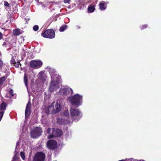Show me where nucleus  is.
<instances>
[{"label": "nucleus", "instance_id": "6ab92c4d", "mask_svg": "<svg viewBox=\"0 0 161 161\" xmlns=\"http://www.w3.org/2000/svg\"><path fill=\"white\" fill-rule=\"evenodd\" d=\"M17 153L16 151H15L14 155V157L13 158V161H16L18 160L19 159V157L17 156Z\"/></svg>", "mask_w": 161, "mask_h": 161}, {"label": "nucleus", "instance_id": "1a4fd4ad", "mask_svg": "<svg viewBox=\"0 0 161 161\" xmlns=\"http://www.w3.org/2000/svg\"><path fill=\"white\" fill-rule=\"evenodd\" d=\"M59 83L57 81H55L52 80L51 83L49 88V90L50 92H53L54 90L59 88Z\"/></svg>", "mask_w": 161, "mask_h": 161}, {"label": "nucleus", "instance_id": "5701e85b", "mask_svg": "<svg viewBox=\"0 0 161 161\" xmlns=\"http://www.w3.org/2000/svg\"><path fill=\"white\" fill-rule=\"evenodd\" d=\"M31 103L30 101H29L26 105V109H30V110H31Z\"/></svg>", "mask_w": 161, "mask_h": 161}, {"label": "nucleus", "instance_id": "f704fd0d", "mask_svg": "<svg viewBox=\"0 0 161 161\" xmlns=\"http://www.w3.org/2000/svg\"><path fill=\"white\" fill-rule=\"evenodd\" d=\"M70 0H64V2L65 3H68Z\"/></svg>", "mask_w": 161, "mask_h": 161}, {"label": "nucleus", "instance_id": "58836bf2", "mask_svg": "<svg viewBox=\"0 0 161 161\" xmlns=\"http://www.w3.org/2000/svg\"><path fill=\"white\" fill-rule=\"evenodd\" d=\"M2 87V86L0 85V88H1Z\"/></svg>", "mask_w": 161, "mask_h": 161}, {"label": "nucleus", "instance_id": "4c0bfd02", "mask_svg": "<svg viewBox=\"0 0 161 161\" xmlns=\"http://www.w3.org/2000/svg\"><path fill=\"white\" fill-rule=\"evenodd\" d=\"M1 53L0 52V57L1 56Z\"/></svg>", "mask_w": 161, "mask_h": 161}, {"label": "nucleus", "instance_id": "4be33fe9", "mask_svg": "<svg viewBox=\"0 0 161 161\" xmlns=\"http://www.w3.org/2000/svg\"><path fill=\"white\" fill-rule=\"evenodd\" d=\"M25 116L26 117L27 116H29L31 114V111L30 109H25Z\"/></svg>", "mask_w": 161, "mask_h": 161}, {"label": "nucleus", "instance_id": "4468645a", "mask_svg": "<svg viewBox=\"0 0 161 161\" xmlns=\"http://www.w3.org/2000/svg\"><path fill=\"white\" fill-rule=\"evenodd\" d=\"M13 34L14 36H19L21 34L20 29H14L13 31Z\"/></svg>", "mask_w": 161, "mask_h": 161}, {"label": "nucleus", "instance_id": "c85d7f7f", "mask_svg": "<svg viewBox=\"0 0 161 161\" xmlns=\"http://www.w3.org/2000/svg\"><path fill=\"white\" fill-rule=\"evenodd\" d=\"M20 156L24 160L25 159V155L24 153L22 152H20Z\"/></svg>", "mask_w": 161, "mask_h": 161}, {"label": "nucleus", "instance_id": "ea45409f", "mask_svg": "<svg viewBox=\"0 0 161 161\" xmlns=\"http://www.w3.org/2000/svg\"><path fill=\"white\" fill-rule=\"evenodd\" d=\"M24 1H25L26 0H24Z\"/></svg>", "mask_w": 161, "mask_h": 161}, {"label": "nucleus", "instance_id": "0eeeda50", "mask_svg": "<svg viewBox=\"0 0 161 161\" xmlns=\"http://www.w3.org/2000/svg\"><path fill=\"white\" fill-rule=\"evenodd\" d=\"M47 146L49 149L54 150L58 147L57 142L54 140H50L47 142Z\"/></svg>", "mask_w": 161, "mask_h": 161}, {"label": "nucleus", "instance_id": "dca6fc26", "mask_svg": "<svg viewBox=\"0 0 161 161\" xmlns=\"http://www.w3.org/2000/svg\"><path fill=\"white\" fill-rule=\"evenodd\" d=\"M7 76H3L0 78V85L2 86L4 82L7 78Z\"/></svg>", "mask_w": 161, "mask_h": 161}, {"label": "nucleus", "instance_id": "7c9ffc66", "mask_svg": "<svg viewBox=\"0 0 161 161\" xmlns=\"http://www.w3.org/2000/svg\"><path fill=\"white\" fill-rule=\"evenodd\" d=\"M4 5L6 7H9V4L6 1L4 2Z\"/></svg>", "mask_w": 161, "mask_h": 161}, {"label": "nucleus", "instance_id": "f03ea898", "mask_svg": "<svg viewBox=\"0 0 161 161\" xmlns=\"http://www.w3.org/2000/svg\"><path fill=\"white\" fill-rule=\"evenodd\" d=\"M42 130L41 128L36 127L31 131V137L33 139L36 138L42 135Z\"/></svg>", "mask_w": 161, "mask_h": 161}, {"label": "nucleus", "instance_id": "f3484780", "mask_svg": "<svg viewBox=\"0 0 161 161\" xmlns=\"http://www.w3.org/2000/svg\"><path fill=\"white\" fill-rule=\"evenodd\" d=\"M88 10L90 13L93 12L95 10L94 6L92 5L89 6L88 8Z\"/></svg>", "mask_w": 161, "mask_h": 161}, {"label": "nucleus", "instance_id": "bb28decb", "mask_svg": "<svg viewBox=\"0 0 161 161\" xmlns=\"http://www.w3.org/2000/svg\"><path fill=\"white\" fill-rule=\"evenodd\" d=\"M39 29V26L37 25H35L33 27V30L35 31H37Z\"/></svg>", "mask_w": 161, "mask_h": 161}, {"label": "nucleus", "instance_id": "a878e982", "mask_svg": "<svg viewBox=\"0 0 161 161\" xmlns=\"http://www.w3.org/2000/svg\"><path fill=\"white\" fill-rule=\"evenodd\" d=\"M148 27L147 25H142L140 26V29L141 30L144 29Z\"/></svg>", "mask_w": 161, "mask_h": 161}, {"label": "nucleus", "instance_id": "39448f33", "mask_svg": "<svg viewBox=\"0 0 161 161\" xmlns=\"http://www.w3.org/2000/svg\"><path fill=\"white\" fill-rule=\"evenodd\" d=\"M46 155L43 152H37L33 158V161H44Z\"/></svg>", "mask_w": 161, "mask_h": 161}, {"label": "nucleus", "instance_id": "412c9836", "mask_svg": "<svg viewBox=\"0 0 161 161\" xmlns=\"http://www.w3.org/2000/svg\"><path fill=\"white\" fill-rule=\"evenodd\" d=\"M67 26L66 25H63L60 27L59 29V31L61 32H63L67 28Z\"/></svg>", "mask_w": 161, "mask_h": 161}, {"label": "nucleus", "instance_id": "393cba45", "mask_svg": "<svg viewBox=\"0 0 161 161\" xmlns=\"http://www.w3.org/2000/svg\"><path fill=\"white\" fill-rule=\"evenodd\" d=\"M16 61L14 56L12 57V58L10 60V63L11 64H14L15 63Z\"/></svg>", "mask_w": 161, "mask_h": 161}, {"label": "nucleus", "instance_id": "72a5a7b5", "mask_svg": "<svg viewBox=\"0 0 161 161\" xmlns=\"http://www.w3.org/2000/svg\"><path fill=\"white\" fill-rule=\"evenodd\" d=\"M7 43L6 42H4L3 44V47H7Z\"/></svg>", "mask_w": 161, "mask_h": 161}, {"label": "nucleus", "instance_id": "cd10ccee", "mask_svg": "<svg viewBox=\"0 0 161 161\" xmlns=\"http://www.w3.org/2000/svg\"><path fill=\"white\" fill-rule=\"evenodd\" d=\"M4 113V111H1L0 112V121L2 119Z\"/></svg>", "mask_w": 161, "mask_h": 161}, {"label": "nucleus", "instance_id": "20e7f679", "mask_svg": "<svg viewBox=\"0 0 161 161\" xmlns=\"http://www.w3.org/2000/svg\"><path fill=\"white\" fill-rule=\"evenodd\" d=\"M52 133V134L48 136V139H50L54 137H60L63 134L62 130L59 129L53 128Z\"/></svg>", "mask_w": 161, "mask_h": 161}, {"label": "nucleus", "instance_id": "473e14b6", "mask_svg": "<svg viewBox=\"0 0 161 161\" xmlns=\"http://www.w3.org/2000/svg\"><path fill=\"white\" fill-rule=\"evenodd\" d=\"M51 128H48L47 129V134H49L51 133Z\"/></svg>", "mask_w": 161, "mask_h": 161}, {"label": "nucleus", "instance_id": "9d476101", "mask_svg": "<svg viewBox=\"0 0 161 161\" xmlns=\"http://www.w3.org/2000/svg\"><path fill=\"white\" fill-rule=\"evenodd\" d=\"M60 94H62L64 95H68L70 94H72L73 91L71 88H63L59 90Z\"/></svg>", "mask_w": 161, "mask_h": 161}, {"label": "nucleus", "instance_id": "f8f14e48", "mask_svg": "<svg viewBox=\"0 0 161 161\" xmlns=\"http://www.w3.org/2000/svg\"><path fill=\"white\" fill-rule=\"evenodd\" d=\"M7 106V104L5 103H2L0 105V111H4L6 110V107Z\"/></svg>", "mask_w": 161, "mask_h": 161}, {"label": "nucleus", "instance_id": "2f4dec72", "mask_svg": "<svg viewBox=\"0 0 161 161\" xmlns=\"http://www.w3.org/2000/svg\"><path fill=\"white\" fill-rule=\"evenodd\" d=\"M9 94H10L12 96H14V95L13 94V89H10L9 91Z\"/></svg>", "mask_w": 161, "mask_h": 161}, {"label": "nucleus", "instance_id": "e433bc0d", "mask_svg": "<svg viewBox=\"0 0 161 161\" xmlns=\"http://www.w3.org/2000/svg\"><path fill=\"white\" fill-rule=\"evenodd\" d=\"M3 64V62L2 61L0 60V67Z\"/></svg>", "mask_w": 161, "mask_h": 161}, {"label": "nucleus", "instance_id": "6e6552de", "mask_svg": "<svg viewBox=\"0 0 161 161\" xmlns=\"http://www.w3.org/2000/svg\"><path fill=\"white\" fill-rule=\"evenodd\" d=\"M30 67L33 69H36L41 67L42 65L41 61L32 60L30 63Z\"/></svg>", "mask_w": 161, "mask_h": 161}, {"label": "nucleus", "instance_id": "9b49d317", "mask_svg": "<svg viewBox=\"0 0 161 161\" xmlns=\"http://www.w3.org/2000/svg\"><path fill=\"white\" fill-rule=\"evenodd\" d=\"M55 107L56 109L53 110V112L54 113H56L58 112L61 109V106L60 104H58V103H57Z\"/></svg>", "mask_w": 161, "mask_h": 161}, {"label": "nucleus", "instance_id": "c9c22d12", "mask_svg": "<svg viewBox=\"0 0 161 161\" xmlns=\"http://www.w3.org/2000/svg\"><path fill=\"white\" fill-rule=\"evenodd\" d=\"M2 37H3V36H2V33L1 32H0V40H1L2 38Z\"/></svg>", "mask_w": 161, "mask_h": 161}, {"label": "nucleus", "instance_id": "b1692460", "mask_svg": "<svg viewBox=\"0 0 161 161\" xmlns=\"http://www.w3.org/2000/svg\"><path fill=\"white\" fill-rule=\"evenodd\" d=\"M14 66H15V67L16 68H18L19 66V65H21V64L20 63V62L19 61L17 62H15L14 64Z\"/></svg>", "mask_w": 161, "mask_h": 161}, {"label": "nucleus", "instance_id": "a211bd4d", "mask_svg": "<svg viewBox=\"0 0 161 161\" xmlns=\"http://www.w3.org/2000/svg\"><path fill=\"white\" fill-rule=\"evenodd\" d=\"M52 104L51 105H50L45 108V111L46 114H50L49 109L51 108H52Z\"/></svg>", "mask_w": 161, "mask_h": 161}, {"label": "nucleus", "instance_id": "2eb2a0df", "mask_svg": "<svg viewBox=\"0 0 161 161\" xmlns=\"http://www.w3.org/2000/svg\"><path fill=\"white\" fill-rule=\"evenodd\" d=\"M99 7L100 9L101 10H105L107 7L103 3H100L99 4Z\"/></svg>", "mask_w": 161, "mask_h": 161}, {"label": "nucleus", "instance_id": "c756f323", "mask_svg": "<svg viewBox=\"0 0 161 161\" xmlns=\"http://www.w3.org/2000/svg\"><path fill=\"white\" fill-rule=\"evenodd\" d=\"M63 114L65 116H69V113L68 111H64L63 113Z\"/></svg>", "mask_w": 161, "mask_h": 161}, {"label": "nucleus", "instance_id": "423d86ee", "mask_svg": "<svg viewBox=\"0 0 161 161\" xmlns=\"http://www.w3.org/2000/svg\"><path fill=\"white\" fill-rule=\"evenodd\" d=\"M70 111L71 118L74 119H79L81 116V115H80V112L78 109L71 108Z\"/></svg>", "mask_w": 161, "mask_h": 161}, {"label": "nucleus", "instance_id": "aec40b11", "mask_svg": "<svg viewBox=\"0 0 161 161\" xmlns=\"http://www.w3.org/2000/svg\"><path fill=\"white\" fill-rule=\"evenodd\" d=\"M24 81L25 86L27 87L28 79L27 76L25 74L24 75Z\"/></svg>", "mask_w": 161, "mask_h": 161}, {"label": "nucleus", "instance_id": "f257e3e1", "mask_svg": "<svg viewBox=\"0 0 161 161\" xmlns=\"http://www.w3.org/2000/svg\"><path fill=\"white\" fill-rule=\"evenodd\" d=\"M82 99V96L76 94L70 98V101L73 105L78 107L80 105L81 100Z\"/></svg>", "mask_w": 161, "mask_h": 161}, {"label": "nucleus", "instance_id": "ddd939ff", "mask_svg": "<svg viewBox=\"0 0 161 161\" xmlns=\"http://www.w3.org/2000/svg\"><path fill=\"white\" fill-rule=\"evenodd\" d=\"M57 122V124L60 125H64L67 124V121L66 120H65L64 119H58Z\"/></svg>", "mask_w": 161, "mask_h": 161}, {"label": "nucleus", "instance_id": "7ed1b4c3", "mask_svg": "<svg viewBox=\"0 0 161 161\" xmlns=\"http://www.w3.org/2000/svg\"><path fill=\"white\" fill-rule=\"evenodd\" d=\"M42 36L44 37L52 39L55 37V33L53 29H48L43 31Z\"/></svg>", "mask_w": 161, "mask_h": 161}]
</instances>
